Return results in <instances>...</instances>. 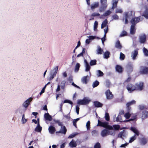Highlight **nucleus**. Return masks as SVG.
I'll return each mask as SVG.
<instances>
[{
  "label": "nucleus",
  "instance_id": "obj_5",
  "mask_svg": "<svg viewBox=\"0 0 148 148\" xmlns=\"http://www.w3.org/2000/svg\"><path fill=\"white\" fill-rule=\"evenodd\" d=\"M139 41L141 44H144L146 41V37L144 34H142L139 36Z\"/></svg>",
  "mask_w": 148,
  "mask_h": 148
},
{
  "label": "nucleus",
  "instance_id": "obj_44",
  "mask_svg": "<svg viewBox=\"0 0 148 148\" xmlns=\"http://www.w3.org/2000/svg\"><path fill=\"white\" fill-rule=\"evenodd\" d=\"M66 84V82L64 81H62L61 83L60 86L62 89L63 90L64 89Z\"/></svg>",
  "mask_w": 148,
  "mask_h": 148
},
{
  "label": "nucleus",
  "instance_id": "obj_43",
  "mask_svg": "<svg viewBox=\"0 0 148 148\" xmlns=\"http://www.w3.org/2000/svg\"><path fill=\"white\" fill-rule=\"evenodd\" d=\"M54 122L56 123H58L59 126H62L63 125L62 122L60 121L59 120H54Z\"/></svg>",
  "mask_w": 148,
  "mask_h": 148
},
{
  "label": "nucleus",
  "instance_id": "obj_33",
  "mask_svg": "<svg viewBox=\"0 0 148 148\" xmlns=\"http://www.w3.org/2000/svg\"><path fill=\"white\" fill-rule=\"evenodd\" d=\"M80 65L79 63H77L75 65L74 71L75 72L77 73L78 72L79 70V68L80 67Z\"/></svg>",
  "mask_w": 148,
  "mask_h": 148
},
{
  "label": "nucleus",
  "instance_id": "obj_24",
  "mask_svg": "<svg viewBox=\"0 0 148 148\" xmlns=\"http://www.w3.org/2000/svg\"><path fill=\"white\" fill-rule=\"evenodd\" d=\"M130 129L135 133V135H136L138 136L139 135V133L138 130L136 128L134 127H131Z\"/></svg>",
  "mask_w": 148,
  "mask_h": 148
},
{
  "label": "nucleus",
  "instance_id": "obj_52",
  "mask_svg": "<svg viewBox=\"0 0 148 148\" xmlns=\"http://www.w3.org/2000/svg\"><path fill=\"white\" fill-rule=\"evenodd\" d=\"M77 134L76 133H74L70 134L68 137V138H72L75 136Z\"/></svg>",
  "mask_w": 148,
  "mask_h": 148
},
{
  "label": "nucleus",
  "instance_id": "obj_19",
  "mask_svg": "<svg viewBox=\"0 0 148 148\" xmlns=\"http://www.w3.org/2000/svg\"><path fill=\"white\" fill-rule=\"evenodd\" d=\"M48 130L49 133L51 134H53L56 131V128L53 126H50L48 128Z\"/></svg>",
  "mask_w": 148,
  "mask_h": 148
},
{
  "label": "nucleus",
  "instance_id": "obj_49",
  "mask_svg": "<svg viewBox=\"0 0 148 148\" xmlns=\"http://www.w3.org/2000/svg\"><path fill=\"white\" fill-rule=\"evenodd\" d=\"M136 138V137L135 136V135L130 138V139L129 141V143H131L134 140H135Z\"/></svg>",
  "mask_w": 148,
  "mask_h": 148
},
{
  "label": "nucleus",
  "instance_id": "obj_51",
  "mask_svg": "<svg viewBox=\"0 0 148 148\" xmlns=\"http://www.w3.org/2000/svg\"><path fill=\"white\" fill-rule=\"evenodd\" d=\"M106 86L107 87H109L111 84V82L108 79H107L106 81Z\"/></svg>",
  "mask_w": 148,
  "mask_h": 148
},
{
  "label": "nucleus",
  "instance_id": "obj_15",
  "mask_svg": "<svg viewBox=\"0 0 148 148\" xmlns=\"http://www.w3.org/2000/svg\"><path fill=\"white\" fill-rule=\"evenodd\" d=\"M107 6V4L101 3V5L99 9V12H101L104 11L106 9Z\"/></svg>",
  "mask_w": 148,
  "mask_h": 148
},
{
  "label": "nucleus",
  "instance_id": "obj_37",
  "mask_svg": "<svg viewBox=\"0 0 148 148\" xmlns=\"http://www.w3.org/2000/svg\"><path fill=\"white\" fill-rule=\"evenodd\" d=\"M98 49L97 50V53L98 54H101L103 52V50H102L100 46H98Z\"/></svg>",
  "mask_w": 148,
  "mask_h": 148
},
{
  "label": "nucleus",
  "instance_id": "obj_60",
  "mask_svg": "<svg viewBox=\"0 0 148 148\" xmlns=\"http://www.w3.org/2000/svg\"><path fill=\"white\" fill-rule=\"evenodd\" d=\"M79 106L78 105H77L76 106V111L77 114H79Z\"/></svg>",
  "mask_w": 148,
  "mask_h": 148
},
{
  "label": "nucleus",
  "instance_id": "obj_38",
  "mask_svg": "<svg viewBox=\"0 0 148 148\" xmlns=\"http://www.w3.org/2000/svg\"><path fill=\"white\" fill-rule=\"evenodd\" d=\"M90 65L91 66L95 65L97 64V60H91L90 63Z\"/></svg>",
  "mask_w": 148,
  "mask_h": 148
},
{
  "label": "nucleus",
  "instance_id": "obj_20",
  "mask_svg": "<svg viewBox=\"0 0 148 148\" xmlns=\"http://www.w3.org/2000/svg\"><path fill=\"white\" fill-rule=\"evenodd\" d=\"M84 62L85 64V67L86 68L85 71H86L87 72L90 71V67L89 64L87 62V61L85 59Z\"/></svg>",
  "mask_w": 148,
  "mask_h": 148
},
{
  "label": "nucleus",
  "instance_id": "obj_55",
  "mask_svg": "<svg viewBox=\"0 0 148 148\" xmlns=\"http://www.w3.org/2000/svg\"><path fill=\"white\" fill-rule=\"evenodd\" d=\"M98 25V22L97 21H95L94 23V30H95V29H96L97 28Z\"/></svg>",
  "mask_w": 148,
  "mask_h": 148
},
{
  "label": "nucleus",
  "instance_id": "obj_22",
  "mask_svg": "<svg viewBox=\"0 0 148 148\" xmlns=\"http://www.w3.org/2000/svg\"><path fill=\"white\" fill-rule=\"evenodd\" d=\"M93 103L95 107L96 108L101 107L103 106L102 103L98 101H95Z\"/></svg>",
  "mask_w": 148,
  "mask_h": 148
},
{
  "label": "nucleus",
  "instance_id": "obj_2",
  "mask_svg": "<svg viewBox=\"0 0 148 148\" xmlns=\"http://www.w3.org/2000/svg\"><path fill=\"white\" fill-rule=\"evenodd\" d=\"M91 100L88 97H85L83 99H78L77 104L79 105H86L88 104Z\"/></svg>",
  "mask_w": 148,
  "mask_h": 148
},
{
  "label": "nucleus",
  "instance_id": "obj_45",
  "mask_svg": "<svg viewBox=\"0 0 148 148\" xmlns=\"http://www.w3.org/2000/svg\"><path fill=\"white\" fill-rule=\"evenodd\" d=\"M127 35V33L125 31H123L119 36L120 37H122Z\"/></svg>",
  "mask_w": 148,
  "mask_h": 148
},
{
  "label": "nucleus",
  "instance_id": "obj_47",
  "mask_svg": "<svg viewBox=\"0 0 148 148\" xmlns=\"http://www.w3.org/2000/svg\"><path fill=\"white\" fill-rule=\"evenodd\" d=\"M125 58L124 54L122 52H121L120 53V59L121 60H123Z\"/></svg>",
  "mask_w": 148,
  "mask_h": 148
},
{
  "label": "nucleus",
  "instance_id": "obj_9",
  "mask_svg": "<svg viewBox=\"0 0 148 148\" xmlns=\"http://www.w3.org/2000/svg\"><path fill=\"white\" fill-rule=\"evenodd\" d=\"M67 132V129L65 126L63 125V126L61 127V129L59 131H57L56 132V134L58 133H61L64 134H65Z\"/></svg>",
  "mask_w": 148,
  "mask_h": 148
},
{
  "label": "nucleus",
  "instance_id": "obj_53",
  "mask_svg": "<svg viewBox=\"0 0 148 148\" xmlns=\"http://www.w3.org/2000/svg\"><path fill=\"white\" fill-rule=\"evenodd\" d=\"M124 116L126 119H128L130 116V113L128 112L126 113L124 115Z\"/></svg>",
  "mask_w": 148,
  "mask_h": 148
},
{
  "label": "nucleus",
  "instance_id": "obj_10",
  "mask_svg": "<svg viewBox=\"0 0 148 148\" xmlns=\"http://www.w3.org/2000/svg\"><path fill=\"white\" fill-rule=\"evenodd\" d=\"M127 71L128 73L132 72L133 70V65L132 64L129 63L126 66Z\"/></svg>",
  "mask_w": 148,
  "mask_h": 148
},
{
  "label": "nucleus",
  "instance_id": "obj_21",
  "mask_svg": "<svg viewBox=\"0 0 148 148\" xmlns=\"http://www.w3.org/2000/svg\"><path fill=\"white\" fill-rule=\"evenodd\" d=\"M99 3L98 2H96L92 4L91 5V9L92 10L95 8H98L99 7Z\"/></svg>",
  "mask_w": 148,
  "mask_h": 148
},
{
  "label": "nucleus",
  "instance_id": "obj_36",
  "mask_svg": "<svg viewBox=\"0 0 148 148\" xmlns=\"http://www.w3.org/2000/svg\"><path fill=\"white\" fill-rule=\"evenodd\" d=\"M108 21L106 19L103 22L101 25V28L102 29L105 27Z\"/></svg>",
  "mask_w": 148,
  "mask_h": 148
},
{
  "label": "nucleus",
  "instance_id": "obj_3",
  "mask_svg": "<svg viewBox=\"0 0 148 148\" xmlns=\"http://www.w3.org/2000/svg\"><path fill=\"white\" fill-rule=\"evenodd\" d=\"M125 24H126L128 23V19H130L132 18H134L133 17L134 16L135 13L132 11H131L128 12H125Z\"/></svg>",
  "mask_w": 148,
  "mask_h": 148
},
{
  "label": "nucleus",
  "instance_id": "obj_59",
  "mask_svg": "<svg viewBox=\"0 0 148 148\" xmlns=\"http://www.w3.org/2000/svg\"><path fill=\"white\" fill-rule=\"evenodd\" d=\"M108 135H110L112 136H114L115 135V132L114 131H108Z\"/></svg>",
  "mask_w": 148,
  "mask_h": 148
},
{
  "label": "nucleus",
  "instance_id": "obj_26",
  "mask_svg": "<svg viewBox=\"0 0 148 148\" xmlns=\"http://www.w3.org/2000/svg\"><path fill=\"white\" fill-rule=\"evenodd\" d=\"M116 71L119 73H121L123 71V68L120 65H117L116 67Z\"/></svg>",
  "mask_w": 148,
  "mask_h": 148
},
{
  "label": "nucleus",
  "instance_id": "obj_25",
  "mask_svg": "<svg viewBox=\"0 0 148 148\" xmlns=\"http://www.w3.org/2000/svg\"><path fill=\"white\" fill-rule=\"evenodd\" d=\"M119 0H112V8L114 9L117 7V4L118 3Z\"/></svg>",
  "mask_w": 148,
  "mask_h": 148
},
{
  "label": "nucleus",
  "instance_id": "obj_32",
  "mask_svg": "<svg viewBox=\"0 0 148 148\" xmlns=\"http://www.w3.org/2000/svg\"><path fill=\"white\" fill-rule=\"evenodd\" d=\"M110 53L108 51H107L105 52V53H104L103 55V57L104 58L106 59H108V58L110 56Z\"/></svg>",
  "mask_w": 148,
  "mask_h": 148
},
{
  "label": "nucleus",
  "instance_id": "obj_56",
  "mask_svg": "<svg viewBox=\"0 0 148 148\" xmlns=\"http://www.w3.org/2000/svg\"><path fill=\"white\" fill-rule=\"evenodd\" d=\"M91 16L93 17L96 16H99L100 15V14L98 13L94 12L91 14Z\"/></svg>",
  "mask_w": 148,
  "mask_h": 148
},
{
  "label": "nucleus",
  "instance_id": "obj_23",
  "mask_svg": "<svg viewBox=\"0 0 148 148\" xmlns=\"http://www.w3.org/2000/svg\"><path fill=\"white\" fill-rule=\"evenodd\" d=\"M115 48L119 49H121L122 48V46L119 40H117L115 42Z\"/></svg>",
  "mask_w": 148,
  "mask_h": 148
},
{
  "label": "nucleus",
  "instance_id": "obj_16",
  "mask_svg": "<svg viewBox=\"0 0 148 148\" xmlns=\"http://www.w3.org/2000/svg\"><path fill=\"white\" fill-rule=\"evenodd\" d=\"M138 49H136L132 52L131 56L133 60L136 59V56L138 54Z\"/></svg>",
  "mask_w": 148,
  "mask_h": 148
},
{
  "label": "nucleus",
  "instance_id": "obj_1",
  "mask_svg": "<svg viewBox=\"0 0 148 148\" xmlns=\"http://www.w3.org/2000/svg\"><path fill=\"white\" fill-rule=\"evenodd\" d=\"M143 19V16H140L133 18L131 19L130 22L132 25L131 26L130 29V34H131L133 35L135 34L136 30L135 28L136 24L140 21H142Z\"/></svg>",
  "mask_w": 148,
  "mask_h": 148
},
{
  "label": "nucleus",
  "instance_id": "obj_50",
  "mask_svg": "<svg viewBox=\"0 0 148 148\" xmlns=\"http://www.w3.org/2000/svg\"><path fill=\"white\" fill-rule=\"evenodd\" d=\"M138 108L140 110H144L146 108V107L144 105H140L138 106Z\"/></svg>",
  "mask_w": 148,
  "mask_h": 148
},
{
  "label": "nucleus",
  "instance_id": "obj_41",
  "mask_svg": "<svg viewBox=\"0 0 148 148\" xmlns=\"http://www.w3.org/2000/svg\"><path fill=\"white\" fill-rule=\"evenodd\" d=\"M97 75L98 77H100L103 76V73L100 70H99L97 71Z\"/></svg>",
  "mask_w": 148,
  "mask_h": 148
},
{
  "label": "nucleus",
  "instance_id": "obj_62",
  "mask_svg": "<svg viewBox=\"0 0 148 148\" xmlns=\"http://www.w3.org/2000/svg\"><path fill=\"white\" fill-rule=\"evenodd\" d=\"M46 88V85H45L44 87L42 88L40 92V95H41L43 93H44L45 92V89Z\"/></svg>",
  "mask_w": 148,
  "mask_h": 148
},
{
  "label": "nucleus",
  "instance_id": "obj_7",
  "mask_svg": "<svg viewBox=\"0 0 148 148\" xmlns=\"http://www.w3.org/2000/svg\"><path fill=\"white\" fill-rule=\"evenodd\" d=\"M143 83L142 82H140L139 83H137L134 86L135 90H141L143 89Z\"/></svg>",
  "mask_w": 148,
  "mask_h": 148
},
{
  "label": "nucleus",
  "instance_id": "obj_35",
  "mask_svg": "<svg viewBox=\"0 0 148 148\" xmlns=\"http://www.w3.org/2000/svg\"><path fill=\"white\" fill-rule=\"evenodd\" d=\"M147 140L146 138H143L140 140V143L142 145H145L147 143Z\"/></svg>",
  "mask_w": 148,
  "mask_h": 148
},
{
  "label": "nucleus",
  "instance_id": "obj_63",
  "mask_svg": "<svg viewBox=\"0 0 148 148\" xmlns=\"http://www.w3.org/2000/svg\"><path fill=\"white\" fill-rule=\"evenodd\" d=\"M68 80L70 83H71L73 81V76L72 75H70L68 78Z\"/></svg>",
  "mask_w": 148,
  "mask_h": 148
},
{
  "label": "nucleus",
  "instance_id": "obj_31",
  "mask_svg": "<svg viewBox=\"0 0 148 148\" xmlns=\"http://www.w3.org/2000/svg\"><path fill=\"white\" fill-rule=\"evenodd\" d=\"M142 16H144L146 19H148V9L146 8L144 11Z\"/></svg>",
  "mask_w": 148,
  "mask_h": 148
},
{
  "label": "nucleus",
  "instance_id": "obj_27",
  "mask_svg": "<svg viewBox=\"0 0 148 148\" xmlns=\"http://www.w3.org/2000/svg\"><path fill=\"white\" fill-rule=\"evenodd\" d=\"M89 77L88 75L84 76L81 79V81L83 84H86L88 82L87 78Z\"/></svg>",
  "mask_w": 148,
  "mask_h": 148
},
{
  "label": "nucleus",
  "instance_id": "obj_30",
  "mask_svg": "<svg viewBox=\"0 0 148 148\" xmlns=\"http://www.w3.org/2000/svg\"><path fill=\"white\" fill-rule=\"evenodd\" d=\"M136 102L135 101L133 100L130 102H129L127 103L126 104V106L128 109H129L130 108V106L132 104H133L135 103Z\"/></svg>",
  "mask_w": 148,
  "mask_h": 148
},
{
  "label": "nucleus",
  "instance_id": "obj_58",
  "mask_svg": "<svg viewBox=\"0 0 148 148\" xmlns=\"http://www.w3.org/2000/svg\"><path fill=\"white\" fill-rule=\"evenodd\" d=\"M101 145L99 143H97L94 146V148H100Z\"/></svg>",
  "mask_w": 148,
  "mask_h": 148
},
{
  "label": "nucleus",
  "instance_id": "obj_57",
  "mask_svg": "<svg viewBox=\"0 0 148 148\" xmlns=\"http://www.w3.org/2000/svg\"><path fill=\"white\" fill-rule=\"evenodd\" d=\"M123 12V11L121 9H116L115 10V13H121Z\"/></svg>",
  "mask_w": 148,
  "mask_h": 148
},
{
  "label": "nucleus",
  "instance_id": "obj_12",
  "mask_svg": "<svg viewBox=\"0 0 148 148\" xmlns=\"http://www.w3.org/2000/svg\"><path fill=\"white\" fill-rule=\"evenodd\" d=\"M126 87L127 89L130 92H131L135 90V88L134 86L131 84H129Z\"/></svg>",
  "mask_w": 148,
  "mask_h": 148
},
{
  "label": "nucleus",
  "instance_id": "obj_14",
  "mask_svg": "<svg viewBox=\"0 0 148 148\" xmlns=\"http://www.w3.org/2000/svg\"><path fill=\"white\" fill-rule=\"evenodd\" d=\"M127 134V133L125 130H123L120 132L118 134V137L123 139V136L125 137Z\"/></svg>",
  "mask_w": 148,
  "mask_h": 148
},
{
  "label": "nucleus",
  "instance_id": "obj_4",
  "mask_svg": "<svg viewBox=\"0 0 148 148\" xmlns=\"http://www.w3.org/2000/svg\"><path fill=\"white\" fill-rule=\"evenodd\" d=\"M58 68V66H57L54 68V69L51 70L50 73V76L49 78V80H52L53 78L56 76Z\"/></svg>",
  "mask_w": 148,
  "mask_h": 148
},
{
  "label": "nucleus",
  "instance_id": "obj_46",
  "mask_svg": "<svg viewBox=\"0 0 148 148\" xmlns=\"http://www.w3.org/2000/svg\"><path fill=\"white\" fill-rule=\"evenodd\" d=\"M42 129V127H36L35 129V131L36 132H40L41 131Z\"/></svg>",
  "mask_w": 148,
  "mask_h": 148
},
{
  "label": "nucleus",
  "instance_id": "obj_11",
  "mask_svg": "<svg viewBox=\"0 0 148 148\" xmlns=\"http://www.w3.org/2000/svg\"><path fill=\"white\" fill-rule=\"evenodd\" d=\"M101 127L109 130H112L113 129V127L112 126L108 125V123L106 121L103 122Z\"/></svg>",
  "mask_w": 148,
  "mask_h": 148
},
{
  "label": "nucleus",
  "instance_id": "obj_17",
  "mask_svg": "<svg viewBox=\"0 0 148 148\" xmlns=\"http://www.w3.org/2000/svg\"><path fill=\"white\" fill-rule=\"evenodd\" d=\"M108 130L107 129H105L101 132V135L102 137H104L108 135Z\"/></svg>",
  "mask_w": 148,
  "mask_h": 148
},
{
  "label": "nucleus",
  "instance_id": "obj_34",
  "mask_svg": "<svg viewBox=\"0 0 148 148\" xmlns=\"http://www.w3.org/2000/svg\"><path fill=\"white\" fill-rule=\"evenodd\" d=\"M111 13V12L109 10H107V11H106L105 13H103V15H102L101 16V17H100V18H102V17L103 16H107L109 15Z\"/></svg>",
  "mask_w": 148,
  "mask_h": 148
},
{
  "label": "nucleus",
  "instance_id": "obj_18",
  "mask_svg": "<svg viewBox=\"0 0 148 148\" xmlns=\"http://www.w3.org/2000/svg\"><path fill=\"white\" fill-rule=\"evenodd\" d=\"M44 117L45 119L49 121H51L52 120V118L50 115L48 113H46L44 115Z\"/></svg>",
  "mask_w": 148,
  "mask_h": 148
},
{
  "label": "nucleus",
  "instance_id": "obj_8",
  "mask_svg": "<svg viewBox=\"0 0 148 148\" xmlns=\"http://www.w3.org/2000/svg\"><path fill=\"white\" fill-rule=\"evenodd\" d=\"M106 98L108 99H111L113 98V95L109 89L107 90L105 93Z\"/></svg>",
  "mask_w": 148,
  "mask_h": 148
},
{
  "label": "nucleus",
  "instance_id": "obj_64",
  "mask_svg": "<svg viewBox=\"0 0 148 148\" xmlns=\"http://www.w3.org/2000/svg\"><path fill=\"white\" fill-rule=\"evenodd\" d=\"M114 129L116 130H118L120 127L119 125H114L113 126Z\"/></svg>",
  "mask_w": 148,
  "mask_h": 148
},
{
  "label": "nucleus",
  "instance_id": "obj_28",
  "mask_svg": "<svg viewBox=\"0 0 148 148\" xmlns=\"http://www.w3.org/2000/svg\"><path fill=\"white\" fill-rule=\"evenodd\" d=\"M142 118L144 119L148 117V111H143L142 112Z\"/></svg>",
  "mask_w": 148,
  "mask_h": 148
},
{
  "label": "nucleus",
  "instance_id": "obj_61",
  "mask_svg": "<svg viewBox=\"0 0 148 148\" xmlns=\"http://www.w3.org/2000/svg\"><path fill=\"white\" fill-rule=\"evenodd\" d=\"M98 124L97 125V126H100L101 127L102 126L103 123V122L100 121L99 120H98Z\"/></svg>",
  "mask_w": 148,
  "mask_h": 148
},
{
  "label": "nucleus",
  "instance_id": "obj_42",
  "mask_svg": "<svg viewBox=\"0 0 148 148\" xmlns=\"http://www.w3.org/2000/svg\"><path fill=\"white\" fill-rule=\"evenodd\" d=\"M105 118L106 121H109L110 120V116L109 114L107 112H106L105 115Z\"/></svg>",
  "mask_w": 148,
  "mask_h": 148
},
{
  "label": "nucleus",
  "instance_id": "obj_48",
  "mask_svg": "<svg viewBox=\"0 0 148 148\" xmlns=\"http://www.w3.org/2000/svg\"><path fill=\"white\" fill-rule=\"evenodd\" d=\"M112 20H118L119 18V16L116 14H114L112 16Z\"/></svg>",
  "mask_w": 148,
  "mask_h": 148
},
{
  "label": "nucleus",
  "instance_id": "obj_13",
  "mask_svg": "<svg viewBox=\"0 0 148 148\" xmlns=\"http://www.w3.org/2000/svg\"><path fill=\"white\" fill-rule=\"evenodd\" d=\"M32 100V98H30L26 100L23 104L22 106L25 108H27L29 105L30 101Z\"/></svg>",
  "mask_w": 148,
  "mask_h": 148
},
{
  "label": "nucleus",
  "instance_id": "obj_39",
  "mask_svg": "<svg viewBox=\"0 0 148 148\" xmlns=\"http://www.w3.org/2000/svg\"><path fill=\"white\" fill-rule=\"evenodd\" d=\"M143 52L146 56H148V50L145 47L143 48Z\"/></svg>",
  "mask_w": 148,
  "mask_h": 148
},
{
  "label": "nucleus",
  "instance_id": "obj_40",
  "mask_svg": "<svg viewBox=\"0 0 148 148\" xmlns=\"http://www.w3.org/2000/svg\"><path fill=\"white\" fill-rule=\"evenodd\" d=\"M99 84V82L97 80H96L93 82L92 84V87L93 88H95L97 87Z\"/></svg>",
  "mask_w": 148,
  "mask_h": 148
},
{
  "label": "nucleus",
  "instance_id": "obj_6",
  "mask_svg": "<svg viewBox=\"0 0 148 148\" xmlns=\"http://www.w3.org/2000/svg\"><path fill=\"white\" fill-rule=\"evenodd\" d=\"M140 72V73L143 74H148V67L143 66H141Z\"/></svg>",
  "mask_w": 148,
  "mask_h": 148
},
{
  "label": "nucleus",
  "instance_id": "obj_54",
  "mask_svg": "<svg viewBox=\"0 0 148 148\" xmlns=\"http://www.w3.org/2000/svg\"><path fill=\"white\" fill-rule=\"evenodd\" d=\"M90 122L89 121H88L86 124V127L87 130H89L90 128Z\"/></svg>",
  "mask_w": 148,
  "mask_h": 148
},
{
  "label": "nucleus",
  "instance_id": "obj_29",
  "mask_svg": "<svg viewBox=\"0 0 148 148\" xmlns=\"http://www.w3.org/2000/svg\"><path fill=\"white\" fill-rule=\"evenodd\" d=\"M70 146L72 148L76 147L77 144L76 142L72 140L69 144Z\"/></svg>",
  "mask_w": 148,
  "mask_h": 148
}]
</instances>
